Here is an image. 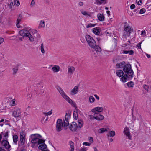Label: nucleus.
Instances as JSON below:
<instances>
[{
  "instance_id": "nucleus-58",
  "label": "nucleus",
  "mask_w": 151,
  "mask_h": 151,
  "mask_svg": "<svg viewBox=\"0 0 151 151\" xmlns=\"http://www.w3.org/2000/svg\"><path fill=\"white\" fill-rule=\"evenodd\" d=\"M94 96L98 100H99V97L97 94H94Z\"/></svg>"
},
{
  "instance_id": "nucleus-46",
  "label": "nucleus",
  "mask_w": 151,
  "mask_h": 151,
  "mask_svg": "<svg viewBox=\"0 0 151 151\" xmlns=\"http://www.w3.org/2000/svg\"><path fill=\"white\" fill-rule=\"evenodd\" d=\"M22 18L21 17L19 16L17 20V23H19V22H21V20Z\"/></svg>"
},
{
  "instance_id": "nucleus-39",
  "label": "nucleus",
  "mask_w": 151,
  "mask_h": 151,
  "mask_svg": "<svg viewBox=\"0 0 151 151\" xmlns=\"http://www.w3.org/2000/svg\"><path fill=\"white\" fill-rule=\"evenodd\" d=\"M10 104L11 106H15L16 105L15 99H13L10 102Z\"/></svg>"
},
{
  "instance_id": "nucleus-50",
  "label": "nucleus",
  "mask_w": 151,
  "mask_h": 151,
  "mask_svg": "<svg viewBox=\"0 0 151 151\" xmlns=\"http://www.w3.org/2000/svg\"><path fill=\"white\" fill-rule=\"evenodd\" d=\"M142 1L141 0H136V3L138 5H140L142 4Z\"/></svg>"
},
{
  "instance_id": "nucleus-17",
  "label": "nucleus",
  "mask_w": 151,
  "mask_h": 151,
  "mask_svg": "<svg viewBox=\"0 0 151 151\" xmlns=\"http://www.w3.org/2000/svg\"><path fill=\"white\" fill-rule=\"evenodd\" d=\"M94 118L98 121L102 120L104 119V117L100 114H95L93 115Z\"/></svg>"
},
{
  "instance_id": "nucleus-34",
  "label": "nucleus",
  "mask_w": 151,
  "mask_h": 151,
  "mask_svg": "<svg viewBox=\"0 0 151 151\" xmlns=\"http://www.w3.org/2000/svg\"><path fill=\"white\" fill-rule=\"evenodd\" d=\"M18 136L17 135H14L13 136V142L15 144H16L18 141Z\"/></svg>"
},
{
  "instance_id": "nucleus-36",
  "label": "nucleus",
  "mask_w": 151,
  "mask_h": 151,
  "mask_svg": "<svg viewBox=\"0 0 151 151\" xmlns=\"http://www.w3.org/2000/svg\"><path fill=\"white\" fill-rule=\"evenodd\" d=\"M127 85L129 88H133L134 85V84L133 82L130 81L127 83Z\"/></svg>"
},
{
  "instance_id": "nucleus-40",
  "label": "nucleus",
  "mask_w": 151,
  "mask_h": 151,
  "mask_svg": "<svg viewBox=\"0 0 151 151\" xmlns=\"http://www.w3.org/2000/svg\"><path fill=\"white\" fill-rule=\"evenodd\" d=\"M52 110L48 112H45L43 113L44 115L46 116H50L52 114Z\"/></svg>"
},
{
  "instance_id": "nucleus-33",
  "label": "nucleus",
  "mask_w": 151,
  "mask_h": 151,
  "mask_svg": "<svg viewBox=\"0 0 151 151\" xmlns=\"http://www.w3.org/2000/svg\"><path fill=\"white\" fill-rule=\"evenodd\" d=\"M94 49L97 52H100L101 51V48L99 46L97 45L96 44V46L94 47Z\"/></svg>"
},
{
  "instance_id": "nucleus-41",
  "label": "nucleus",
  "mask_w": 151,
  "mask_h": 151,
  "mask_svg": "<svg viewBox=\"0 0 151 151\" xmlns=\"http://www.w3.org/2000/svg\"><path fill=\"white\" fill-rule=\"evenodd\" d=\"M14 5L18 6L20 5V3L18 0H14Z\"/></svg>"
},
{
  "instance_id": "nucleus-32",
  "label": "nucleus",
  "mask_w": 151,
  "mask_h": 151,
  "mask_svg": "<svg viewBox=\"0 0 151 151\" xmlns=\"http://www.w3.org/2000/svg\"><path fill=\"white\" fill-rule=\"evenodd\" d=\"M107 130L106 128H101L99 129L98 132L99 133H103L104 132H107Z\"/></svg>"
},
{
  "instance_id": "nucleus-43",
  "label": "nucleus",
  "mask_w": 151,
  "mask_h": 151,
  "mask_svg": "<svg viewBox=\"0 0 151 151\" xmlns=\"http://www.w3.org/2000/svg\"><path fill=\"white\" fill-rule=\"evenodd\" d=\"M146 32L145 30H143L141 32V35L143 37H145L146 36Z\"/></svg>"
},
{
  "instance_id": "nucleus-13",
  "label": "nucleus",
  "mask_w": 151,
  "mask_h": 151,
  "mask_svg": "<svg viewBox=\"0 0 151 151\" xmlns=\"http://www.w3.org/2000/svg\"><path fill=\"white\" fill-rule=\"evenodd\" d=\"M123 132L124 134L126 135V137L127 139H130L131 138V136L130 134L129 128L127 127H126L124 129Z\"/></svg>"
},
{
  "instance_id": "nucleus-24",
  "label": "nucleus",
  "mask_w": 151,
  "mask_h": 151,
  "mask_svg": "<svg viewBox=\"0 0 151 151\" xmlns=\"http://www.w3.org/2000/svg\"><path fill=\"white\" fill-rule=\"evenodd\" d=\"M97 17L98 20L100 21H103L104 20L105 17L103 14L99 13L97 14Z\"/></svg>"
},
{
  "instance_id": "nucleus-57",
  "label": "nucleus",
  "mask_w": 151,
  "mask_h": 151,
  "mask_svg": "<svg viewBox=\"0 0 151 151\" xmlns=\"http://www.w3.org/2000/svg\"><path fill=\"white\" fill-rule=\"evenodd\" d=\"M4 137H5V139H6L8 136V133L7 132H6L4 134Z\"/></svg>"
},
{
  "instance_id": "nucleus-47",
  "label": "nucleus",
  "mask_w": 151,
  "mask_h": 151,
  "mask_svg": "<svg viewBox=\"0 0 151 151\" xmlns=\"http://www.w3.org/2000/svg\"><path fill=\"white\" fill-rule=\"evenodd\" d=\"M91 143L88 142H84L83 143V145H85V146H89L91 145Z\"/></svg>"
},
{
  "instance_id": "nucleus-63",
  "label": "nucleus",
  "mask_w": 151,
  "mask_h": 151,
  "mask_svg": "<svg viewBox=\"0 0 151 151\" xmlns=\"http://www.w3.org/2000/svg\"><path fill=\"white\" fill-rule=\"evenodd\" d=\"M146 55L147 57V58H150V55L147 54Z\"/></svg>"
},
{
  "instance_id": "nucleus-53",
  "label": "nucleus",
  "mask_w": 151,
  "mask_h": 151,
  "mask_svg": "<svg viewBox=\"0 0 151 151\" xmlns=\"http://www.w3.org/2000/svg\"><path fill=\"white\" fill-rule=\"evenodd\" d=\"M87 149L86 147H82L79 151H87Z\"/></svg>"
},
{
  "instance_id": "nucleus-60",
  "label": "nucleus",
  "mask_w": 151,
  "mask_h": 151,
  "mask_svg": "<svg viewBox=\"0 0 151 151\" xmlns=\"http://www.w3.org/2000/svg\"><path fill=\"white\" fill-rule=\"evenodd\" d=\"M79 5L80 6H82L83 5V3L82 2H80L79 3Z\"/></svg>"
},
{
  "instance_id": "nucleus-48",
  "label": "nucleus",
  "mask_w": 151,
  "mask_h": 151,
  "mask_svg": "<svg viewBox=\"0 0 151 151\" xmlns=\"http://www.w3.org/2000/svg\"><path fill=\"white\" fill-rule=\"evenodd\" d=\"M89 141L91 144L93 142V140L92 137H90L88 139Z\"/></svg>"
},
{
  "instance_id": "nucleus-55",
  "label": "nucleus",
  "mask_w": 151,
  "mask_h": 151,
  "mask_svg": "<svg viewBox=\"0 0 151 151\" xmlns=\"http://www.w3.org/2000/svg\"><path fill=\"white\" fill-rule=\"evenodd\" d=\"M142 43V42H140L138 43V44L137 45V47L138 48V49H141V45Z\"/></svg>"
},
{
  "instance_id": "nucleus-52",
  "label": "nucleus",
  "mask_w": 151,
  "mask_h": 151,
  "mask_svg": "<svg viewBox=\"0 0 151 151\" xmlns=\"http://www.w3.org/2000/svg\"><path fill=\"white\" fill-rule=\"evenodd\" d=\"M18 70V69L17 68H13V74H15V73H16Z\"/></svg>"
},
{
  "instance_id": "nucleus-29",
  "label": "nucleus",
  "mask_w": 151,
  "mask_h": 151,
  "mask_svg": "<svg viewBox=\"0 0 151 151\" xmlns=\"http://www.w3.org/2000/svg\"><path fill=\"white\" fill-rule=\"evenodd\" d=\"M69 144L70 147V151H74V143L72 141H70L69 142Z\"/></svg>"
},
{
  "instance_id": "nucleus-8",
  "label": "nucleus",
  "mask_w": 151,
  "mask_h": 151,
  "mask_svg": "<svg viewBox=\"0 0 151 151\" xmlns=\"http://www.w3.org/2000/svg\"><path fill=\"white\" fill-rule=\"evenodd\" d=\"M65 123L63 121L60 119H58L57 120L56 122V129L57 131L59 132L62 129V127L63 126L67 127L68 126H65L64 125Z\"/></svg>"
},
{
  "instance_id": "nucleus-5",
  "label": "nucleus",
  "mask_w": 151,
  "mask_h": 151,
  "mask_svg": "<svg viewBox=\"0 0 151 151\" xmlns=\"http://www.w3.org/2000/svg\"><path fill=\"white\" fill-rule=\"evenodd\" d=\"M125 74L129 75V78H133L134 72L131 68V65L129 64H126L123 69Z\"/></svg>"
},
{
  "instance_id": "nucleus-51",
  "label": "nucleus",
  "mask_w": 151,
  "mask_h": 151,
  "mask_svg": "<svg viewBox=\"0 0 151 151\" xmlns=\"http://www.w3.org/2000/svg\"><path fill=\"white\" fill-rule=\"evenodd\" d=\"M5 149L4 147H0V151H8V150Z\"/></svg>"
},
{
  "instance_id": "nucleus-62",
  "label": "nucleus",
  "mask_w": 151,
  "mask_h": 151,
  "mask_svg": "<svg viewBox=\"0 0 151 151\" xmlns=\"http://www.w3.org/2000/svg\"><path fill=\"white\" fill-rule=\"evenodd\" d=\"M89 117L90 119H93V118H93V116L92 115H89Z\"/></svg>"
},
{
  "instance_id": "nucleus-9",
  "label": "nucleus",
  "mask_w": 151,
  "mask_h": 151,
  "mask_svg": "<svg viewBox=\"0 0 151 151\" xmlns=\"http://www.w3.org/2000/svg\"><path fill=\"white\" fill-rule=\"evenodd\" d=\"M79 86L77 85L74 86L70 91L69 94L71 96H73L77 94L79 91Z\"/></svg>"
},
{
  "instance_id": "nucleus-31",
  "label": "nucleus",
  "mask_w": 151,
  "mask_h": 151,
  "mask_svg": "<svg viewBox=\"0 0 151 151\" xmlns=\"http://www.w3.org/2000/svg\"><path fill=\"white\" fill-rule=\"evenodd\" d=\"M45 46L43 43H42L40 47V49L41 50V52L42 54H44L45 52Z\"/></svg>"
},
{
  "instance_id": "nucleus-45",
  "label": "nucleus",
  "mask_w": 151,
  "mask_h": 151,
  "mask_svg": "<svg viewBox=\"0 0 151 151\" xmlns=\"http://www.w3.org/2000/svg\"><path fill=\"white\" fill-rule=\"evenodd\" d=\"M143 87L147 92L148 91L149 86H148L146 84H145L143 85Z\"/></svg>"
},
{
  "instance_id": "nucleus-37",
  "label": "nucleus",
  "mask_w": 151,
  "mask_h": 151,
  "mask_svg": "<svg viewBox=\"0 0 151 151\" xmlns=\"http://www.w3.org/2000/svg\"><path fill=\"white\" fill-rule=\"evenodd\" d=\"M96 25V24H92V23H90L89 24H88L86 25V28H91L92 27H93L95 26Z\"/></svg>"
},
{
  "instance_id": "nucleus-21",
  "label": "nucleus",
  "mask_w": 151,
  "mask_h": 151,
  "mask_svg": "<svg viewBox=\"0 0 151 151\" xmlns=\"http://www.w3.org/2000/svg\"><path fill=\"white\" fill-rule=\"evenodd\" d=\"M2 145L3 146L5 147L6 149H9L10 147L11 146L8 141L6 140H3L1 142Z\"/></svg>"
},
{
  "instance_id": "nucleus-3",
  "label": "nucleus",
  "mask_w": 151,
  "mask_h": 151,
  "mask_svg": "<svg viewBox=\"0 0 151 151\" xmlns=\"http://www.w3.org/2000/svg\"><path fill=\"white\" fill-rule=\"evenodd\" d=\"M26 133L22 131L20 132V139L18 142V146L20 148H24L25 147V143L27 142Z\"/></svg>"
},
{
  "instance_id": "nucleus-30",
  "label": "nucleus",
  "mask_w": 151,
  "mask_h": 151,
  "mask_svg": "<svg viewBox=\"0 0 151 151\" xmlns=\"http://www.w3.org/2000/svg\"><path fill=\"white\" fill-rule=\"evenodd\" d=\"M95 101V99L94 97L92 96H90L89 97L88 102L90 104L94 103Z\"/></svg>"
},
{
  "instance_id": "nucleus-56",
  "label": "nucleus",
  "mask_w": 151,
  "mask_h": 151,
  "mask_svg": "<svg viewBox=\"0 0 151 151\" xmlns=\"http://www.w3.org/2000/svg\"><path fill=\"white\" fill-rule=\"evenodd\" d=\"M4 41V39L3 38L0 37V45Z\"/></svg>"
},
{
  "instance_id": "nucleus-11",
  "label": "nucleus",
  "mask_w": 151,
  "mask_h": 151,
  "mask_svg": "<svg viewBox=\"0 0 151 151\" xmlns=\"http://www.w3.org/2000/svg\"><path fill=\"white\" fill-rule=\"evenodd\" d=\"M103 111V108L102 107H97L93 108L91 111L95 114L102 112Z\"/></svg>"
},
{
  "instance_id": "nucleus-1",
  "label": "nucleus",
  "mask_w": 151,
  "mask_h": 151,
  "mask_svg": "<svg viewBox=\"0 0 151 151\" xmlns=\"http://www.w3.org/2000/svg\"><path fill=\"white\" fill-rule=\"evenodd\" d=\"M33 136L31 140V147L33 148H37L38 146V148L42 151L45 150H48L47 146L45 143V141L42 139V137L38 134H34L32 135Z\"/></svg>"
},
{
  "instance_id": "nucleus-19",
  "label": "nucleus",
  "mask_w": 151,
  "mask_h": 151,
  "mask_svg": "<svg viewBox=\"0 0 151 151\" xmlns=\"http://www.w3.org/2000/svg\"><path fill=\"white\" fill-rule=\"evenodd\" d=\"M70 118V115L67 113H66L65 116V119H64L63 121L65 124V126H68L69 125V120Z\"/></svg>"
},
{
  "instance_id": "nucleus-64",
  "label": "nucleus",
  "mask_w": 151,
  "mask_h": 151,
  "mask_svg": "<svg viewBox=\"0 0 151 151\" xmlns=\"http://www.w3.org/2000/svg\"><path fill=\"white\" fill-rule=\"evenodd\" d=\"M94 151H98L96 147H94Z\"/></svg>"
},
{
  "instance_id": "nucleus-23",
  "label": "nucleus",
  "mask_w": 151,
  "mask_h": 151,
  "mask_svg": "<svg viewBox=\"0 0 151 151\" xmlns=\"http://www.w3.org/2000/svg\"><path fill=\"white\" fill-rule=\"evenodd\" d=\"M93 32L96 35H99L100 33V29L99 27H96L93 29Z\"/></svg>"
},
{
  "instance_id": "nucleus-26",
  "label": "nucleus",
  "mask_w": 151,
  "mask_h": 151,
  "mask_svg": "<svg viewBox=\"0 0 151 151\" xmlns=\"http://www.w3.org/2000/svg\"><path fill=\"white\" fill-rule=\"evenodd\" d=\"M125 65V62H122L117 64L116 66L118 68H123V69Z\"/></svg>"
},
{
  "instance_id": "nucleus-16",
  "label": "nucleus",
  "mask_w": 151,
  "mask_h": 151,
  "mask_svg": "<svg viewBox=\"0 0 151 151\" xmlns=\"http://www.w3.org/2000/svg\"><path fill=\"white\" fill-rule=\"evenodd\" d=\"M129 75H127L126 74H125L122 76L120 78V81L123 83H125L127 82L128 80H129L131 79L132 78H129L128 76Z\"/></svg>"
},
{
  "instance_id": "nucleus-4",
  "label": "nucleus",
  "mask_w": 151,
  "mask_h": 151,
  "mask_svg": "<svg viewBox=\"0 0 151 151\" xmlns=\"http://www.w3.org/2000/svg\"><path fill=\"white\" fill-rule=\"evenodd\" d=\"M133 31V28L129 24H126L124 27V31L123 37L126 38V37H129L131 33Z\"/></svg>"
},
{
  "instance_id": "nucleus-44",
  "label": "nucleus",
  "mask_w": 151,
  "mask_h": 151,
  "mask_svg": "<svg viewBox=\"0 0 151 151\" xmlns=\"http://www.w3.org/2000/svg\"><path fill=\"white\" fill-rule=\"evenodd\" d=\"M145 9L144 8L142 9H140L139 12V13L141 14H143L145 12Z\"/></svg>"
},
{
  "instance_id": "nucleus-10",
  "label": "nucleus",
  "mask_w": 151,
  "mask_h": 151,
  "mask_svg": "<svg viewBox=\"0 0 151 151\" xmlns=\"http://www.w3.org/2000/svg\"><path fill=\"white\" fill-rule=\"evenodd\" d=\"M21 115V111L20 109L19 108L15 109L13 111L12 116L15 118H17L20 116Z\"/></svg>"
},
{
  "instance_id": "nucleus-7",
  "label": "nucleus",
  "mask_w": 151,
  "mask_h": 151,
  "mask_svg": "<svg viewBox=\"0 0 151 151\" xmlns=\"http://www.w3.org/2000/svg\"><path fill=\"white\" fill-rule=\"evenodd\" d=\"M19 33L20 35L22 36H26L29 38V40L31 42L34 40V37L29 32L26 30L23 29L20 31Z\"/></svg>"
},
{
  "instance_id": "nucleus-2",
  "label": "nucleus",
  "mask_w": 151,
  "mask_h": 151,
  "mask_svg": "<svg viewBox=\"0 0 151 151\" xmlns=\"http://www.w3.org/2000/svg\"><path fill=\"white\" fill-rule=\"evenodd\" d=\"M56 88L61 96L67 102L73 106L74 107L76 106V104L69 98L65 93L63 89L59 86H57Z\"/></svg>"
},
{
  "instance_id": "nucleus-54",
  "label": "nucleus",
  "mask_w": 151,
  "mask_h": 151,
  "mask_svg": "<svg viewBox=\"0 0 151 151\" xmlns=\"http://www.w3.org/2000/svg\"><path fill=\"white\" fill-rule=\"evenodd\" d=\"M135 7V5L134 4H132L130 6V9L132 10L133 9H134Z\"/></svg>"
},
{
  "instance_id": "nucleus-14",
  "label": "nucleus",
  "mask_w": 151,
  "mask_h": 151,
  "mask_svg": "<svg viewBox=\"0 0 151 151\" xmlns=\"http://www.w3.org/2000/svg\"><path fill=\"white\" fill-rule=\"evenodd\" d=\"M69 127L70 129L72 131H75L78 128L77 124L74 122H72Z\"/></svg>"
},
{
  "instance_id": "nucleus-25",
  "label": "nucleus",
  "mask_w": 151,
  "mask_h": 151,
  "mask_svg": "<svg viewBox=\"0 0 151 151\" xmlns=\"http://www.w3.org/2000/svg\"><path fill=\"white\" fill-rule=\"evenodd\" d=\"M45 27V22L44 21L41 20L39 24L38 28L39 29L43 28Z\"/></svg>"
},
{
  "instance_id": "nucleus-28",
  "label": "nucleus",
  "mask_w": 151,
  "mask_h": 151,
  "mask_svg": "<svg viewBox=\"0 0 151 151\" xmlns=\"http://www.w3.org/2000/svg\"><path fill=\"white\" fill-rule=\"evenodd\" d=\"M78 125L77 127L78 128H81L83 127V122L81 120H79L78 121Z\"/></svg>"
},
{
  "instance_id": "nucleus-42",
  "label": "nucleus",
  "mask_w": 151,
  "mask_h": 151,
  "mask_svg": "<svg viewBox=\"0 0 151 151\" xmlns=\"http://www.w3.org/2000/svg\"><path fill=\"white\" fill-rule=\"evenodd\" d=\"M31 32H31V33H32V35H34V36H33V37H35V36H34V35L35 34H37V30H36L33 29V30H32Z\"/></svg>"
},
{
  "instance_id": "nucleus-15",
  "label": "nucleus",
  "mask_w": 151,
  "mask_h": 151,
  "mask_svg": "<svg viewBox=\"0 0 151 151\" xmlns=\"http://www.w3.org/2000/svg\"><path fill=\"white\" fill-rule=\"evenodd\" d=\"M51 70L54 73H58L61 70L60 67L58 65H51Z\"/></svg>"
},
{
  "instance_id": "nucleus-12",
  "label": "nucleus",
  "mask_w": 151,
  "mask_h": 151,
  "mask_svg": "<svg viewBox=\"0 0 151 151\" xmlns=\"http://www.w3.org/2000/svg\"><path fill=\"white\" fill-rule=\"evenodd\" d=\"M67 74L70 76H71L75 70V68L73 66H68L67 67Z\"/></svg>"
},
{
  "instance_id": "nucleus-22",
  "label": "nucleus",
  "mask_w": 151,
  "mask_h": 151,
  "mask_svg": "<svg viewBox=\"0 0 151 151\" xmlns=\"http://www.w3.org/2000/svg\"><path fill=\"white\" fill-rule=\"evenodd\" d=\"M124 72L121 70H117L116 71V74L118 77H120L124 75Z\"/></svg>"
},
{
  "instance_id": "nucleus-20",
  "label": "nucleus",
  "mask_w": 151,
  "mask_h": 151,
  "mask_svg": "<svg viewBox=\"0 0 151 151\" xmlns=\"http://www.w3.org/2000/svg\"><path fill=\"white\" fill-rule=\"evenodd\" d=\"M81 13L83 15L87 17H91V16L92 13L88 12L84 10L83 9H81L80 10Z\"/></svg>"
},
{
  "instance_id": "nucleus-18",
  "label": "nucleus",
  "mask_w": 151,
  "mask_h": 151,
  "mask_svg": "<svg viewBox=\"0 0 151 151\" xmlns=\"http://www.w3.org/2000/svg\"><path fill=\"white\" fill-rule=\"evenodd\" d=\"M106 3V0H95L94 2L95 4L99 5H104Z\"/></svg>"
},
{
  "instance_id": "nucleus-49",
  "label": "nucleus",
  "mask_w": 151,
  "mask_h": 151,
  "mask_svg": "<svg viewBox=\"0 0 151 151\" xmlns=\"http://www.w3.org/2000/svg\"><path fill=\"white\" fill-rule=\"evenodd\" d=\"M35 3V2L34 1V0H32L31 4H30V6L31 7H34V6Z\"/></svg>"
},
{
  "instance_id": "nucleus-61",
  "label": "nucleus",
  "mask_w": 151,
  "mask_h": 151,
  "mask_svg": "<svg viewBox=\"0 0 151 151\" xmlns=\"http://www.w3.org/2000/svg\"><path fill=\"white\" fill-rule=\"evenodd\" d=\"M16 25L18 28H19L20 27V26L19 24V23H16Z\"/></svg>"
},
{
  "instance_id": "nucleus-27",
  "label": "nucleus",
  "mask_w": 151,
  "mask_h": 151,
  "mask_svg": "<svg viewBox=\"0 0 151 151\" xmlns=\"http://www.w3.org/2000/svg\"><path fill=\"white\" fill-rule=\"evenodd\" d=\"M134 53V51L132 50H123V53L124 54H129V55H133Z\"/></svg>"
},
{
  "instance_id": "nucleus-38",
  "label": "nucleus",
  "mask_w": 151,
  "mask_h": 151,
  "mask_svg": "<svg viewBox=\"0 0 151 151\" xmlns=\"http://www.w3.org/2000/svg\"><path fill=\"white\" fill-rule=\"evenodd\" d=\"M73 116L74 119L77 120L78 116V113L77 111H74L73 113Z\"/></svg>"
},
{
  "instance_id": "nucleus-59",
  "label": "nucleus",
  "mask_w": 151,
  "mask_h": 151,
  "mask_svg": "<svg viewBox=\"0 0 151 151\" xmlns=\"http://www.w3.org/2000/svg\"><path fill=\"white\" fill-rule=\"evenodd\" d=\"M14 4L13 2H11L10 4V7H12V6H14Z\"/></svg>"
},
{
  "instance_id": "nucleus-6",
  "label": "nucleus",
  "mask_w": 151,
  "mask_h": 151,
  "mask_svg": "<svg viewBox=\"0 0 151 151\" xmlns=\"http://www.w3.org/2000/svg\"><path fill=\"white\" fill-rule=\"evenodd\" d=\"M85 38L89 46L91 48H94L96 43L93 37L89 35H87L85 36Z\"/></svg>"
},
{
  "instance_id": "nucleus-35",
  "label": "nucleus",
  "mask_w": 151,
  "mask_h": 151,
  "mask_svg": "<svg viewBox=\"0 0 151 151\" xmlns=\"http://www.w3.org/2000/svg\"><path fill=\"white\" fill-rule=\"evenodd\" d=\"M115 135V132L114 131H111L109 132L107 134L108 137L109 136L110 137H114Z\"/></svg>"
}]
</instances>
